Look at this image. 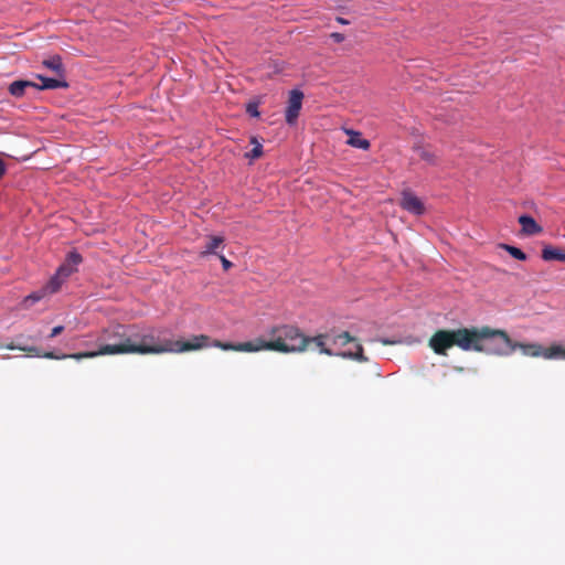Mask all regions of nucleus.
<instances>
[{
	"label": "nucleus",
	"instance_id": "nucleus-1",
	"mask_svg": "<svg viewBox=\"0 0 565 565\" xmlns=\"http://www.w3.org/2000/svg\"><path fill=\"white\" fill-rule=\"evenodd\" d=\"M122 337L125 334L121 332ZM210 337L206 334L193 335L188 341L182 340H163L160 341L156 337L152 329L138 332L135 331V335H126L125 343L100 347L97 351L78 352L73 354L56 355L53 352H46L42 356L45 359L62 360V359H74L82 360L87 358H95L98 355H117V354H161V353H182L189 351H198L212 345Z\"/></svg>",
	"mask_w": 565,
	"mask_h": 565
},
{
	"label": "nucleus",
	"instance_id": "nucleus-2",
	"mask_svg": "<svg viewBox=\"0 0 565 565\" xmlns=\"http://www.w3.org/2000/svg\"><path fill=\"white\" fill-rule=\"evenodd\" d=\"M269 340L255 339L239 343L222 342L214 340L212 347L224 351L237 352H258L275 351L280 353L303 352L308 345L310 337H306L299 328L291 324L275 326L268 330Z\"/></svg>",
	"mask_w": 565,
	"mask_h": 565
},
{
	"label": "nucleus",
	"instance_id": "nucleus-3",
	"mask_svg": "<svg viewBox=\"0 0 565 565\" xmlns=\"http://www.w3.org/2000/svg\"><path fill=\"white\" fill-rule=\"evenodd\" d=\"M469 351L487 355L507 356L515 351L513 340L501 329L489 326L468 328Z\"/></svg>",
	"mask_w": 565,
	"mask_h": 565
},
{
	"label": "nucleus",
	"instance_id": "nucleus-4",
	"mask_svg": "<svg viewBox=\"0 0 565 565\" xmlns=\"http://www.w3.org/2000/svg\"><path fill=\"white\" fill-rule=\"evenodd\" d=\"M468 342V328L439 329L429 338L428 347L434 353L446 356L452 347L469 351Z\"/></svg>",
	"mask_w": 565,
	"mask_h": 565
},
{
	"label": "nucleus",
	"instance_id": "nucleus-5",
	"mask_svg": "<svg viewBox=\"0 0 565 565\" xmlns=\"http://www.w3.org/2000/svg\"><path fill=\"white\" fill-rule=\"evenodd\" d=\"M515 350L520 349L521 352L531 358H544L546 360L561 359L565 360V348L559 344H553L550 348H543L539 343H521L514 342Z\"/></svg>",
	"mask_w": 565,
	"mask_h": 565
},
{
	"label": "nucleus",
	"instance_id": "nucleus-6",
	"mask_svg": "<svg viewBox=\"0 0 565 565\" xmlns=\"http://www.w3.org/2000/svg\"><path fill=\"white\" fill-rule=\"evenodd\" d=\"M331 341V335L328 333L318 334L316 337L310 338L309 344L312 342L319 349L320 353L332 356L338 355L344 359H351L359 362H367V358L363 353V348L360 343L355 344V351H343L340 353H334L331 349L327 348V341Z\"/></svg>",
	"mask_w": 565,
	"mask_h": 565
},
{
	"label": "nucleus",
	"instance_id": "nucleus-7",
	"mask_svg": "<svg viewBox=\"0 0 565 565\" xmlns=\"http://www.w3.org/2000/svg\"><path fill=\"white\" fill-rule=\"evenodd\" d=\"M303 93L299 89H292L289 93L288 105L286 108L285 118L287 124L294 125L299 116L302 107Z\"/></svg>",
	"mask_w": 565,
	"mask_h": 565
},
{
	"label": "nucleus",
	"instance_id": "nucleus-8",
	"mask_svg": "<svg viewBox=\"0 0 565 565\" xmlns=\"http://www.w3.org/2000/svg\"><path fill=\"white\" fill-rule=\"evenodd\" d=\"M120 331H122L125 335H135V330L132 328H127L125 326L117 324L114 328L104 330L103 338L109 341V343L104 344L103 347H111L125 343L126 337H122Z\"/></svg>",
	"mask_w": 565,
	"mask_h": 565
},
{
	"label": "nucleus",
	"instance_id": "nucleus-9",
	"mask_svg": "<svg viewBox=\"0 0 565 565\" xmlns=\"http://www.w3.org/2000/svg\"><path fill=\"white\" fill-rule=\"evenodd\" d=\"M399 205L403 210L414 214L423 215L426 211L424 203L411 191H404L399 201Z\"/></svg>",
	"mask_w": 565,
	"mask_h": 565
},
{
	"label": "nucleus",
	"instance_id": "nucleus-10",
	"mask_svg": "<svg viewBox=\"0 0 565 565\" xmlns=\"http://www.w3.org/2000/svg\"><path fill=\"white\" fill-rule=\"evenodd\" d=\"M83 258L79 253L72 250L67 254L65 262L57 268L60 275L70 277L77 270V266L82 263Z\"/></svg>",
	"mask_w": 565,
	"mask_h": 565
},
{
	"label": "nucleus",
	"instance_id": "nucleus-11",
	"mask_svg": "<svg viewBox=\"0 0 565 565\" xmlns=\"http://www.w3.org/2000/svg\"><path fill=\"white\" fill-rule=\"evenodd\" d=\"M36 78L42 82L41 85L36 84L35 89H56V88H67L68 83L63 77H45L43 75H36Z\"/></svg>",
	"mask_w": 565,
	"mask_h": 565
},
{
	"label": "nucleus",
	"instance_id": "nucleus-12",
	"mask_svg": "<svg viewBox=\"0 0 565 565\" xmlns=\"http://www.w3.org/2000/svg\"><path fill=\"white\" fill-rule=\"evenodd\" d=\"M35 86H36V83H34L32 81L19 79V81L12 82L9 85L8 92L13 97L21 98L25 95L26 88H35Z\"/></svg>",
	"mask_w": 565,
	"mask_h": 565
},
{
	"label": "nucleus",
	"instance_id": "nucleus-13",
	"mask_svg": "<svg viewBox=\"0 0 565 565\" xmlns=\"http://www.w3.org/2000/svg\"><path fill=\"white\" fill-rule=\"evenodd\" d=\"M224 237L223 236H209L203 249L200 252V257L204 258L212 254H217L218 248H223Z\"/></svg>",
	"mask_w": 565,
	"mask_h": 565
},
{
	"label": "nucleus",
	"instance_id": "nucleus-14",
	"mask_svg": "<svg viewBox=\"0 0 565 565\" xmlns=\"http://www.w3.org/2000/svg\"><path fill=\"white\" fill-rule=\"evenodd\" d=\"M519 223L522 226V232L525 235H535L542 233L543 228L536 223V221L530 215H521Z\"/></svg>",
	"mask_w": 565,
	"mask_h": 565
},
{
	"label": "nucleus",
	"instance_id": "nucleus-15",
	"mask_svg": "<svg viewBox=\"0 0 565 565\" xmlns=\"http://www.w3.org/2000/svg\"><path fill=\"white\" fill-rule=\"evenodd\" d=\"M542 258L545 262L557 260L565 263V249L546 245L542 249Z\"/></svg>",
	"mask_w": 565,
	"mask_h": 565
},
{
	"label": "nucleus",
	"instance_id": "nucleus-16",
	"mask_svg": "<svg viewBox=\"0 0 565 565\" xmlns=\"http://www.w3.org/2000/svg\"><path fill=\"white\" fill-rule=\"evenodd\" d=\"M43 66L55 73L58 77L64 76V65L62 58L58 55L51 56L43 61Z\"/></svg>",
	"mask_w": 565,
	"mask_h": 565
},
{
	"label": "nucleus",
	"instance_id": "nucleus-17",
	"mask_svg": "<svg viewBox=\"0 0 565 565\" xmlns=\"http://www.w3.org/2000/svg\"><path fill=\"white\" fill-rule=\"evenodd\" d=\"M347 134L350 136L348 140V145L354 148L367 150L370 148V141L362 138L361 134L354 130H347Z\"/></svg>",
	"mask_w": 565,
	"mask_h": 565
},
{
	"label": "nucleus",
	"instance_id": "nucleus-18",
	"mask_svg": "<svg viewBox=\"0 0 565 565\" xmlns=\"http://www.w3.org/2000/svg\"><path fill=\"white\" fill-rule=\"evenodd\" d=\"M65 279L66 277H63V275H60V273L56 270L55 275L43 287L49 295L55 294L61 289V286Z\"/></svg>",
	"mask_w": 565,
	"mask_h": 565
},
{
	"label": "nucleus",
	"instance_id": "nucleus-19",
	"mask_svg": "<svg viewBox=\"0 0 565 565\" xmlns=\"http://www.w3.org/2000/svg\"><path fill=\"white\" fill-rule=\"evenodd\" d=\"M49 296V294L46 292V290L44 289V287H42L41 289L30 294L29 296H26L24 299H23V307L25 309L30 308L32 305H34L35 302L42 300L44 297Z\"/></svg>",
	"mask_w": 565,
	"mask_h": 565
},
{
	"label": "nucleus",
	"instance_id": "nucleus-20",
	"mask_svg": "<svg viewBox=\"0 0 565 565\" xmlns=\"http://www.w3.org/2000/svg\"><path fill=\"white\" fill-rule=\"evenodd\" d=\"M350 342H354V345L358 343L356 339L353 338L348 331H343L337 335H331V343L334 345L344 347Z\"/></svg>",
	"mask_w": 565,
	"mask_h": 565
},
{
	"label": "nucleus",
	"instance_id": "nucleus-21",
	"mask_svg": "<svg viewBox=\"0 0 565 565\" xmlns=\"http://www.w3.org/2000/svg\"><path fill=\"white\" fill-rule=\"evenodd\" d=\"M416 150H417L418 157L422 160L426 161L428 164H431V166L437 164L438 157L434 151H431L430 149L425 148V147H418Z\"/></svg>",
	"mask_w": 565,
	"mask_h": 565
},
{
	"label": "nucleus",
	"instance_id": "nucleus-22",
	"mask_svg": "<svg viewBox=\"0 0 565 565\" xmlns=\"http://www.w3.org/2000/svg\"><path fill=\"white\" fill-rule=\"evenodd\" d=\"M499 247L507 250L512 257H514L518 260H525L526 255L523 253L520 248L508 245V244H499Z\"/></svg>",
	"mask_w": 565,
	"mask_h": 565
},
{
	"label": "nucleus",
	"instance_id": "nucleus-23",
	"mask_svg": "<svg viewBox=\"0 0 565 565\" xmlns=\"http://www.w3.org/2000/svg\"><path fill=\"white\" fill-rule=\"evenodd\" d=\"M250 143L254 147L246 156L253 160L260 158L263 154V145L255 137H252Z\"/></svg>",
	"mask_w": 565,
	"mask_h": 565
},
{
	"label": "nucleus",
	"instance_id": "nucleus-24",
	"mask_svg": "<svg viewBox=\"0 0 565 565\" xmlns=\"http://www.w3.org/2000/svg\"><path fill=\"white\" fill-rule=\"evenodd\" d=\"M6 348L8 350H17L18 349L20 351H24V352L34 354L36 356H41L40 350L36 347H19V345H15L13 343H9V344L6 345Z\"/></svg>",
	"mask_w": 565,
	"mask_h": 565
},
{
	"label": "nucleus",
	"instance_id": "nucleus-25",
	"mask_svg": "<svg viewBox=\"0 0 565 565\" xmlns=\"http://www.w3.org/2000/svg\"><path fill=\"white\" fill-rule=\"evenodd\" d=\"M246 111L252 117H258L259 116L258 105L256 103L247 104Z\"/></svg>",
	"mask_w": 565,
	"mask_h": 565
},
{
	"label": "nucleus",
	"instance_id": "nucleus-26",
	"mask_svg": "<svg viewBox=\"0 0 565 565\" xmlns=\"http://www.w3.org/2000/svg\"><path fill=\"white\" fill-rule=\"evenodd\" d=\"M218 257H220V260H221V263H222L223 269H224L225 271H227L228 269H231V268H232V266H233L232 262H230V260H228L227 258H225L223 255H218Z\"/></svg>",
	"mask_w": 565,
	"mask_h": 565
},
{
	"label": "nucleus",
	"instance_id": "nucleus-27",
	"mask_svg": "<svg viewBox=\"0 0 565 565\" xmlns=\"http://www.w3.org/2000/svg\"><path fill=\"white\" fill-rule=\"evenodd\" d=\"M330 38L337 42V43H341L345 40V36L344 34L340 33V32H333L330 34Z\"/></svg>",
	"mask_w": 565,
	"mask_h": 565
},
{
	"label": "nucleus",
	"instance_id": "nucleus-28",
	"mask_svg": "<svg viewBox=\"0 0 565 565\" xmlns=\"http://www.w3.org/2000/svg\"><path fill=\"white\" fill-rule=\"evenodd\" d=\"M64 330V327L63 326H56L52 329L51 333H50V338H55L57 337L58 334H61Z\"/></svg>",
	"mask_w": 565,
	"mask_h": 565
},
{
	"label": "nucleus",
	"instance_id": "nucleus-29",
	"mask_svg": "<svg viewBox=\"0 0 565 565\" xmlns=\"http://www.w3.org/2000/svg\"><path fill=\"white\" fill-rule=\"evenodd\" d=\"M6 173V164L3 162V160L0 158V179L2 178V175Z\"/></svg>",
	"mask_w": 565,
	"mask_h": 565
},
{
	"label": "nucleus",
	"instance_id": "nucleus-30",
	"mask_svg": "<svg viewBox=\"0 0 565 565\" xmlns=\"http://www.w3.org/2000/svg\"><path fill=\"white\" fill-rule=\"evenodd\" d=\"M337 21H338L339 23H341V24H348V23H349V21H348V20H345V19H343V18H341V17H338V18H337Z\"/></svg>",
	"mask_w": 565,
	"mask_h": 565
}]
</instances>
